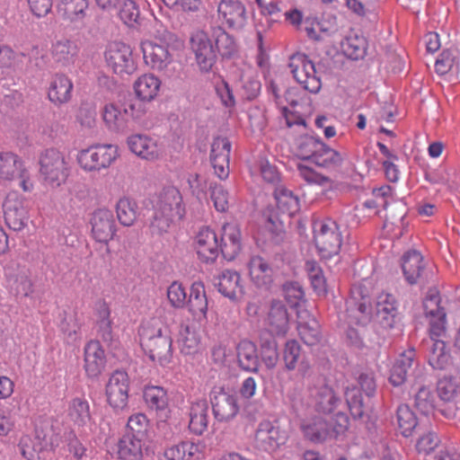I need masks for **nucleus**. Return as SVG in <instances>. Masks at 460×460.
Wrapping results in <instances>:
<instances>
[{
  "label": "nucleus",
  "mask_w": 460,
  "mask_h": 460,
  "mask_svg": "<svg viewBox=\"0 0 460 460\" xmlns=\"http://www.w3.org/2000/svg\"><path fill=\"white\" fill-rule=\"evenodd\" d=\"M182 198L180 191L173 188L164 189L159 195L154 207V212L149 218V229L153 235H162L167 233L175 220H181L185 209L182 207Z\"/></svg>",
  "instance_id": "nucleus-1"
},
{
  "label": "nucleus",
  "mask_w": 460,
  "mask_h": 460,
  "mask_svg": "<svg viewBox=\"0 0 460 460\" xmlns=\"http://www.w3.org/2000/svg\"><path fill=\"white\" fill-rule=\"evenodd\" d=\"M348 427V415L339 411L329 420L322 416H314L303 421L300 428L305 439L317 444L344 434Z\"/></svg>",
  "instance_id": "nucleus-2"
},
{
  "label": "nucleus",
  "mask_w": 460,
  "mask_h": 460,
  "mask_svg": "<svg viewBox=\"0 0 460 460\" xmlns=\"http://www.w3.org/2000/svg\"><path fill=\"white\" fill-rule=\"evenodd\" d=\"M140 345L146 355L161 365L170 362L172 355V339L166 329L147 323L139 330Z\"/></svg>",
  "instance_id": "nucleus-3"
},
{
  "label": "nucleus",
  "mask_w": 460,
  "mask_h": 460,
  "mask_svg": "<svg viewBox=\"0 0 460 460\" xmlns=\"http://www.w3.org/2000/svg\"><path fill=\"white\" fill-rule=\"evenodd\" d=\"M40 172L46 183L59 187L66 182L69 169L65 155L56 148H48L40 155Z\"/></svg>",
  "instance_id": "nucleus-4"
},
{
  "label": "nucleus",
  "mask_w": 460,
  "mask_h": 460,
  "mask_svg": "<svg viewBox=\"0 0 460 460\" xmlns=\"http://www.w3.org/2000/svg\"><path fill=\"white\" fill-rule=\"evenodd\" d=\"M314 243L322 259L338 255L342 244L337 223L327 219L314 224Z\"/></svg>",
  "instance_id": "nucleus-5"
},
{
  "label": "nucleus",
  "mask_w": 460,
  "mask_h": 460,
  "mask_svg": "<svg viewBox=\"0 0 460 460\" xmlns=\"http://www.w3.org/2000/svg\"><path fill=\"white\" fill-rule=\"evenodd\" d=\"M372 315V305L367 288L361 284L354 285L346 301V320L349 324L365 325Z\"/></svg>",
  "instance_id": "nucleus-6"
},
{
  "label": "nucleus",
  "mask_w": 460,
  "mask_h": 460,
  "mask_svg": "<svg viewBox=\"0 0 460 460\" xmlns=\"http://www.w3.org/2000/svg\"><path fill=\"white\" fill-rule=\"evenodd\" d=\"M288 438L279 421L264 420L258 424L254 434V447L261 451L273 453L283 446Z\"/></svg>",
  "instance_id": "nucleus-7"
},
{
  "label": "nucleus",
  "mask_w": 460,
  "mask_h": 460,
  "mask_svg": "<svg viewBox=\"0 0 460 460\" xmlns=\"http://www.w3.org/2000/svg\"><path fill=\"white\" fill-rule=\"evenodd\" d=\"M213 414L218 421H229L239 412L237 395L223 386H214L209 394Z\"/></svg>",
  "instance_id": "nucleus-8"
},
{
  "label": "nucleus",
  "mask_w": 460,
  "mask_h": 460,
  "mask_svg": "<svg viewBox=\"0 0 460 460\" xmlns=\"http://www.w3.org/2000/svg\"><path fill=\"white\" fill-rule=\"evenodd\" d=\"M117 157V149L112 145H97L81 150L77 160L86 171H100L108 168Z\"/></svg>",
  "instance_id": "nucleus-9"
},
{
  "label": "nucleus",
  "mask_w": 460,
  "mask_h": 460,
  "mask_svg": "<svg viewBox=\"0 0 460 460\" xmlns=\"http://www.w3.org/2000/svg\"><path fill=\"white\" fill-rule=\"evenodd\" d=\"M105 59L113 72L120 75H130L136 69L130 47L120 41L109 44L105 51Z\"/></svg>",
  "instance_id": "nucleus-10"
},
{
  "label": "nucleus",
  "mask_w": 460,
  "mask_h": 460,
  "mask_svg": "<svg viewBox=\"0 0 460 460\" xmlns=\"http://www.w3.org/2000/svg\"><path fill=\"white\" fill-rule=\"evenodd\" d=\"M191 49L202 72H209L217 62V53L207 32L200 31L190 39Z\"/></svg>",
  "instance_id": "nucleus-11"
},
{
  "label": "nucleus",
  "mask_w": 460,
  "mask_h": 460,
  "mask_svg": "<svg viewBox=\"0 0 460 460\" xmlns=\"http://www.w3.org/2000/svg\"><path fill=\"white\" fill-rule=\"evenodd\" d=\"M441 298L435 288L429 289L424 300L423 309L425 315L429 317V334L441 336L445 332L446 312L440 305Z\"/></svg>",
  "instance_id": "nucleus-12"
},
{
  "label": "nucleus",
  "mask_w": 460,
  "mask_h": 460,
  "mask_svg": "<svg viewBox=\"0 0 460 460\" xmlns=\"http://www.w3.org/2000/svg\"><path fill=\"white\" fill-rule=\"evenodd\" d=\"M3 211L4 222L10 229L20 231L25 227L29 216L22 198L16 193H9L4 201Z\"/></svg>",
  "instance_id": "nucleus-13"
},
{
  "label": "nucleus",
  "mask_w": 460,
  "mask_h": 460,
  "mask_svg": "<svg viewBox=\"0 0 460 460\" xmlns=\"http://www.w3.org/2000/svg\"><path fill=\"white\" fill-rule=\"evenodd\" d=\"M129 380L124 371L116 370L106 385V395L114 410H123L128 405Z\"/></svg>",
  "instance_id": "nucleus-14"
},
{
  "label": "nucleus",
  "mask_w": 460,
  "mask_h": 460,
  "mask_svg": "<svg viewBox=\"0 0 460 460\" xmlns=\"http://www.w3.org/2000/svg\"><path fill=\"white\" fill-rule=\"evenodd\" d=\"M0 179L13 181L20 179V186L24 191L31 190L28 185L29 173L22 165V160L13 153H0Z\"/></svg>",
  "instance_id": "nucleus-15"
},
{
  "label": "nucleus",
  "mask_w": 460,
  "mask_h": 460,
  "mask_svg": "<svg viewBox=\"0 0 460 460\" xmlns=\"http://www.w3.org/2000/svg\"><path fill=\"white\" fill-rule=\"evenodd\" d=\"M218 15L227 27L234 31L243 30L248 22V13L240 0H221L217 6Z\"/></svg>",
  "instance_id": "nucleus-16"
},
{
  "label": "nucleus",
  "mask_w": 460,
  "mask_h": 460,
  "mask_svg": "<svg viewBox=\"0 0 460 460\" xmlns=\"http://www.w3.org/2000/svg\"><path fill=\"white\" fill-rule=\"evenodd\" d=\"M231 142L227 137H217L213 139L210 151V163L215 174L221 180L229 175V157Z\"/></svg>",
  "instance_id": "nucleus-17"
},
{
  "label": "nucleus",
  "mask_w": 460,
  "mask_h": 460,
  "mask_svg": "<svg viewBox=\"0 0 460 460\" xmlns=\"http://www.w3.org/2000/svg\"><path fill=\"white\" fill-rule=\"evenodd\" d=\"M214 285L218 292L231 301H240L244 295L240 274L232 270H225L214 279Z\"/></svg>",
  "instance_id": "nucleus-18"
},
{
  "label": "nucleus",
  "mask_w": 460,
  "mask_h": 460,
  "mask_svg": "<svg viewBox=\"0 0 460 460\" xmlns=\"http://www.w3.org/2000/svg\"><path fill=\"white\" fill-rule=\"evenodd\" d=\"M92 233L97 242L107 243L116 232L113 214L111 210L100 208L91 218Z\"/></svg>",
  "instance_id": "nucleus-19"
},
{
  "label": "nucleus",
  "mask_w": 460,
  "mask_h": 460,
  "mask_svg": "<svg viewBox=\"0 0 460 460\" xmlns=\"http://www.w3.org/2000/svg\"><path fill=\"white\" fill-rule=\"evenodd\" d=\"M248 265L252 283L258 288L270 290L274 282V270L269 261L261 256H253Z\"/></svg>",
  "instance_id": "nucleus-20"
},
{
  "label": "nucleus",
  "mask_w": 460,
  "mask_h": 460,
  "mask_svg": "<svg viewBox=\"0 0 460 460\" xmlns=\"http://www.w3.org/2000/svg\"><path fill=\"white\" fill-rule=\"evenodd\" d=\"M266 323L270 332V335H286L289 328V314L283 302L276 299L270 302Z\"/></svg>",
  "instance_id": "nucleus-21"
},
{
  "label": "nucleus",
  "mask_w": 460,
  "mask_h": 460,
  "mask_svg": "<svg viewBox=\"0 0 460 460\" xmlns=\"http://www.w3.org/2000/svg\"><path fill=\"white\" fill-rule=\"evenodd\" d=\"M196 250L199 258L206 262H213L219 254L218 239L209 227L200 229L196 236Z\"/></svg>",
  "instance_id": "nucleus-22"
},
{
  "label": "nucleus",
  "mask_w": 460,
  "mask_h": 460,
  "mask_svg": "<svg viewBox=\"0 0 460 460\" xmlns=\"http://www.w3.org/2000/svg\"><path fill=\"white\" fill-rule=\"evenodd\" d=\"M344 396L351 417L355 420L366 422L369 417L371 398H367L359 388L355 385L347 387Z\"/></svg>",
  "instance_id": "nucleus-23"
},
{
  "label": "nucleus",
  "mask_w": 460,
  "mask_h": 460,
  "mask_svg": "<svg viewBox=\"0 0 460 460\" xmlns=\"http://www.w3.org/2000/svg\"><path fill=\"white\" fill-rule=\"evenodd\" d=\"M314 410L321 414H333L337 413L335 411L341 403V399L337 395L334 389L323 384L314 388L313 394Z\"/></svg>",
  "instance_id": "nucleus-24"
},
{
  "label": "nucleus",
  "mask_w": 460,
  "mask_h": 460,
  "mask_svg": "<svg viewBox=\"0 0 460 460\" xmlns=\"http://www.w3.org/2000/svg\"><path fill=\"white\" fill-rule=\"evenodd\" d=\"M242 249L241 230L237 225L226 224L222 227L219 251L227 261H233Z\"/></svg>",
  "instance_id": "nucleus-25"
},
{
  "label": "nucleus",
  "mask_w": 460,
  "mask_h": 460,
  "mask_svg": "<svg viewBox=\"0 0 460 460\" xmlns=\"http://www.w3.org/2000/svg\"><path fill=\"white\" fill-rule=\"evenodd\" d=\"M105 364V353L100 341H89L84 348V369L87 376L91 378L99 376Z\"/></svg>",
  "instance_id": "nucleus-26"
},
{
  "label": "nucleus",
  "mask_w": 460,
  "mask_h": 460,
  "mask_svg": "<svg viewBox=\"0 0 460 460\" xmlns=\"http://www.w3.org/2000/svg\"><path fill=\"white\" fill-rule=\"evenodd\" d=\"M144 60L153 69L163 70L171 63V54L166 46L153 41H145L141 45Z\"/></svg>",
  "instance_id": "nucleus-27"
},
{
  "label": "nucleus",
  "mask_w": 460,
  "mask_h": 460,
  "mask_svg": "<svg viewBox=\"0 0 460 460\" xmlns=\"http://www.w3.org/2000/svg\"><path fill=\"white\" fill-rule=\"evenodd\" d=\"M88 0H58L57 13L66 23L82 22L86 16Z\"/></svg>",
  "instance_id": "nucleus-28"
},
{
  "label": "nucleus",
  "mask_w": 460,
  "mask_h": 460,
  "mask_svg": "<svg viewBox=\"0 0 460 460\" xmlns=\"http://www.w3.org/2000/svg\"><path fill=\"white\" fill-rule=\"evenodd\" d=\"M438 337L430 335L429 340L424 342L428 362L434 369L445 370L451 365V356L447 351L446 343Z\"/></svg>",
  "instance_id": "nucleus-29"
},
{
  "label": "nucleus",
  "mask_w": 460,
  "mask_h": 460,
  "mask_svg": "<svg viewBox=\"0 0 460 460\" xmlns=\"http://www.w3.org/2000/svg\"><path fill=\"white\" fill-rule=\"evenodd\" d=\"M376 321L385 329H391L396 323L397 307L395 300L391 295H384L378 297L376 303Z\"/></svg>",
  "instance_id": "nucleus-30"
},
{
  "label": "nucleus",
  "mask_w": 460,
  "mask_h": 460,
  "mask_svg": "<svg viewBox=\"0 0 460 460\" xmlns=\"http://www.w3.org/2000/svg\"><path fill=\"white\" fill-rule=\"evenodd\" d=\"M415 349L410 348L403 351L393 365L390 370L389 381L394 386L404 384L409 372L412 369L415 361Z\"/></svg>",
  "instance_id": "nucleus-31"
},
{
  "label": "nucleus",
  "mask_w": 460,
  "mask_h": 460,
  "mask_svg": "<svg viewBox=\"0 0 460 460\" xmlns=\"http://www.w3.org/2000/svg\"><path fill=\"white\" fill-rule=\"evenodd\" d=\"M72 89L71 80L63 74H57L50 82L48 97L54 104L61 105L70 101Z\"/></svg>",
  "instance_id": "nucleus-32"
},
{
  "label": "nucleus",
  "mask_w": 460,
  "mask_h": 460,
  "mask_svg": "<svg viewBox=\"0 0 460 460\" xmlns=\"http://www.w3.org/2000/svg\"><path fill=\"white\" fill-rule=\"evenodd\" d=\"M239 367L245 371L257 373L260 360L256 345L248 340L241 341L236 347Z\"/></svg>",
  "instance_id": "nucleus-33"
},
{
  "label": "nucleus",
  "mask_w": 460,
  "mask_h": 460,
  "mask_svg": "<svg viewBox=\"0 0 460 460\" xmlns=\"http://www.w3.org/2000/svg\"><path fill=\"white\" fill-rule=\"evenodd\" d=\"M129 149L137 156L146 160H155L160 152L156 143L145 135H133L128 138Z\"/></svg>",
  "instance_id": "nucleus-34"
},
{
  "label": "nucleus",
  "mask_w": 460,
  "mask_h": 460,
  "mask_svg": "<svg viewBox=\"0 0 460 460\" xmlns=\"http://www.w3.org/2000/svg\"><path fill=\"white\" fill-rule=\"evenodd\" d=\"M145 444V440L124 434L117 444L118 458L120 460H143Z\"/></svg>",
  "instance_id": "nucleus-35"
},
{
  "label": "nucleus",
  "mask_w": 460,
  "mask_h": 460,
  "mask_svg": "<svg viewBox=\"0 0 460 460\" xmlns=\"http://www.w3.org/2000/svg\"><path fill=\"white\" fill-rule=\"evenodd\" d=\"M402 270L406 281L412 285L417 283L424 270L423 257L416 250L408 251L402 258Z\"/></svg>",
  "instance_id": "nucleus-36"
},
{
  "label": "nucleus",
  "mask_w": 460,
  "mask_h": 460,
  "mask_svg": "<svg viewBox=\"0 0 460 460\" xmlns=\"http://www.w3.org/2000/svg\"><path fill=\"white\" fill-rule=\"evenodd\" d=\"M396 420L401 434L408 438L414 431L422 429V422L419 420L413 411L407 404H400L396 410Z\"/></svg>",
  "instance_id": "nucleus-37"
},
{
  "label": "nucleus",
  "mask_w": 460,
  "mask_h": 460,
  "mask_svg": "<svg viewBox=\"0 0 460 460\" xmlns=\"http://www.w3.org/2000/svg\"><path fill=\"white\" fill-rule=\"evenodd\" d=\"M208 403L206 400L191 402L190 408V430L196 435H202L208 428Z\"/></svg>",
  "instance_id": "nucleus-38"
},
{
  "label": "nucleus",
  "mask_w": 460,
  "mask_h": 460,
  "mask_svg": "<svg viewBox=\"0 0 460 460\" xmlns=\"http://www.w3.org/2000/svg\"><path fill=\"white\" fill-rule=\"evenodd\" d=\"M211 38L215 41V49L222 58H231L237 52V44L233 36L221 26L211 27Z\"/></svg>",
  "instance_id": "nucleus-39"
},
{
  "label": "nucleus",
  "mask_w": 460,
  "mask_h": 460,
  "mask_svg": "<svg viewBox=\"0 0 460 460\" xmlns=\"http://www.w3.org/2000/svg\"><path fill=\"white\" fill-rule=\"evenodd\" d=\"M186 305L194 316L206 317L208 311V299L203 283L194 282L191 285L190 293Z\"/></svg>",
  "instance_id": "nucleus-40"
},
{
  "label": "nucleus",
  "mask_w": 460,
  "mask_h": 460,
  "mask_svg": "<svg viewBox=\"0 0 460 460\" xmlns=\"http://www.w3.org/2000/svg\"><path fill=\"white\" fill-rule=\"evenodd\" d=\"M277 210L282 215L292 217L299 209L298 199L292 191L283 186L276 187L274 190Z\"/></svg>",
  "instance_id": "nucleus-41"
},
{
  "label": "nucleus",
  "mask_w": 460,
  "mask_h": 460,
  "mask_svg": "<svg viewBox=\"0 0 460 460\" xmlns=\"http://www.w3.org/2000/svg\"><path fill=\"white\" fill-rule=\"evenodd\" d=\"M160 81L153 75H144L134 84L137 98L150 102L155 98L160 88Z\"/></svg>",
  "instance_id": "nucleus-42"
},
{
  "label": "nucleus",
  "mask_w": 460,
  "mask_h": 460,
  "mask_svg": "<svg viewBox=\"0 0 460 460\" xmlns=\"http://www.w3.org/2000/svg\"><path fill=\"white\" fill-rule=\"evenodd\" d=\"M144 400L151 410L161 414L168 409V395L165 389L161 386H146L144 390Z\"/></svg>",
  "instance_id": "nucleus-43"
},
{
  "label": "nucleus",
  "mask_w": 460,
  "mask_h": 460,
  "mask_svg": "<svg viewBox=\"0 0 460 460\" xmlns=\"http://www.w3.org/2000/svg\"><path fill=\"white\" fill-rule=\"evenodd\" d=\"M68 416L78 427L88 425L92 420L88 402L82 398L73 399L69 404Z\"/></svg>",
  "instance_id": "nucleus-44"
},
{
  "label": "nucleus",
  "mask_w": 460,
  "mask_h": 460,
  "mask_svg": "<svg viewBox=\"0 0 460 460\" xmlns=\"http://www.w3.org/2000/svg\"><path fill=\"white\" fill-rule=\"evenodd\" d=\"M117 217L119 223L125 226H131L138 216L137 202L129 198H121L116 205Z\"/></svg>",
  "instance_id": "nucleus-45"
},
{
  "label": "nucleus",
  "mask_w": 460,
  "mask_h": 460,
  "mask_svg": "<svg viewBox=\"0 0 460 460\" xmlns=\"http://www.w3.org/2000/svg\"><path fill=\"white\" fill-rule=\"evenodd\" d=\"M342 162L341 155L323 142L313 161L316 165L324 168H337L341 165Z\"/></svg>",
  "instance_id": "nucleus-46"
},
{
  "label": "nucleus",
  "mask_w": 460,
  "mask_h": 460,
  "mask_svg": "<svg viewBox=\"0 0 460 460\" xmlns=\"http://www.w3.org/2000/svg\"><path fill=\"white\" fill-rule=\"evenodd\" d=\"M178 343L181 353L191 355L198 350L199 339L192 328L188 324H181L179 331Z\"/></svg>",
  "instance_id": "nucleus-47"
},
{
  "label": "nucleus",
  "mask_w": 460,
  "mask_h": 460,
  "mask_svg": "<svg viewBox=\"0 0 460 460\" xmlns=\"http://www.w3.org/2000/svg\"><path fill=\"white\" fill-rule=\"evenodd\" d=\"M269 337L260 338L261 342V358L268 369L276 367L279 360L278 344L275 338L271 335Z\"/></svg>",
  "instance_id": "nucleus-48"
},
{
  "label": "nucleus",
  "mask_w": 460,
  "mask_h": 460,
  "mask_svg": "<svg viewBox=\"0 0 460 460\" xmlns=\"http://www.w3.org/2000/svg\"><path fill=\"white\" fill-rule=\"evenodd\" d=\"M148 429L149 420L146 416L143 413H136L128 418L125 434L146 441Z\"/></svg>",
  "instance_id": "nucleus-49"
},
{
  "label": "nucleus",
  "mask_w": 460,
  "mask_h": 460,
  "mask_svg": "<svg viewBox=\"0 0 460 460\" xmlns=\"http://www.w3.org/2000/svg\"><path fill=\"white\" fill-rule=\"evenodd\" d=\"M436 396L426 386L419 388L414 395V406L423 415L428 416L436 411Z\"/></svg>",
  "instance_id": "nucleus-50"
},
{
  "label": "nucleus",
  "mask_w": 460,
  "mask_h": 460,
  "mask_svg": "<svg viewBox=\"0 0 460 460\" xmlns=\"http://www.w3.org/2000/svg\"><path fill=\"white\" fill-rule=\"evenodd\" d=\"M341 46L344 53L354 60L363 58L367 52V40L362 36H349Z\"/></svg>",
  "instance_id": "nucleus-51"
},
{
  "label": "nucleus",
  "mask_w": 460,
  "mask_h": 460,
  "mask_svg": "<svg viewBox=\"0 0 460 460\" xmlns=\"http://www.w3.org/2000/svg\"><path fill=\"white\" fill-rule=\"evenodd\" d=\"M119 16L125 24L134 27L140 23V11L133 0H120L118 4Z\"/></svg>",
  "instance_id": "nucleus-52"
},
{
  "label": "nucleus",
  "mask_w": 460,
  "mask_h": 460,
  "mask_svg": "<svg viewBox=\"0 0 460 460\" xmlns=\"http://www.w3.org/2000/svg\"><path fill=\"white\" fill-rule=\"evenodd\" d=\"M305 266L314 291L319 296H325L327 285L322 269L314 261H306Z\"/></svg>",
  "instance_id": "nucleus-53"
},
{
  "label": "nucleus",
  "mask_w": 460,
  "mask_h": 460,
  "mask_svg": "<svg viewBox=\"0 0 460 460\" xmlns=\"http://www.w3.org/2000/svg\"><path fill=\"white\" fill-rule=\"evenodd\" d=\"M103 119L111 129L123 130L127 127L128 118L123 110H119L113 104L104 107Z\"/></svg>",
  "instance_id": "nucleus-54"
},
{
  "label": "nucleus",
  "mask_w": 460,
  "mask_h": 460,
  "mask_svg": "<svg viewBox=\"0 0 460 460\" xmlns=\"http://www.w3.org/2000/svg\"><path fill=\"white\" fill-rule=\"evenodd\" d=\"M76 49V46L72 41L63 40L53 46L52 54L57 62L66 66L73 62Z\"/></svg>",
  "instance_id": "nucleus-55"
},
{
  "label": "nucleus",
  "mask_w": 460,
  "mask_h": 460,
  "mask_svg": "<svg viewBox=\"0 0 460 460\" xmlns=\"http://www.w3.org/2000/svg\"><path fill=\"white\" fill-rule=\"evenodd\" d=\"M298 332L301 340L308 346L316 345L321 341L320 325L315 320L299 323Z\"/></svg>",
  "instance_id": "nucleus-56"
},
{
  "label": "nucleus",
  "mask_w": 460,
  "mask_h": 460,
  "mask_svg": "<svg viewBox=\"0 0 460 460\" xmlns=\"http://www.w3.org/2000/svg\"><path fill=\"white\" fill-rule=\"evenodd\" d=\"M12 289L14 290L16 296H28L33 292V284L31 279L29 270L22 268L13 277Z\"/></svg>",
  "instance_id": "nucleus-57"
},
{
  "label": "nucleus",
  "mask_w": 460,
  "mask_h": 460,
  "mask_svg": "<svg viewBox=\"0 0 460 460\" xmlns=\"http://www.w3.org/2000/svg\"><path fill=\"white\" fill-rule=\"evenodd\" d=\"M282 295L291 306H296L304 299L305 292L297 281H286L281 286Z\"/></svg>",
  "instance_id": "nucleus-58"
},
{
  "label": "nucleus",
  "mask_w": 460,
  "mask_h": 460,
  "mask_svg": "<svg viewBox=\"0 0 460 460\" xmlns=\"http://www.w3.org/2000/svg\"><path fill=\"white\" fill-rule=\"evenodd\" d=\"M322 141L314 137L305 136L300 139L298 152L303 160L313 162L321 147Z\"/></svg>",
  "instance_id": "nucleus-59"
},
{
  "label": "nucleus",
  "mask_w": 460,
  "mask_h": 460,
  "mask_svg": "<svg viewBox=\"0 0 460 460\" xmlns=\"http://www.w3.org/2000/svg\"><path fill=\"white\" fill-rule=\"evenodd\" d=\"M210 198L218 212H226L229 208V193L221 184L210 183Z\"/></svg>",
  "instance_id": "nucleus-60"
},
{
  "label": "nucleus",
  "mask_w": 460,
  "mask_h": 460,
  "mask_svg": "<svg viewBox=\"0 0 460 460\" xmlns=\"http://www.w3.org/2000/svg\"><path fill=\"white\" fill-rule=\"evenodd\" d=\"M304 78H302L299 84L303 88L312 93H317L321 87L322 83L320 77L317 75V71L314 62L307 64Z\"/></svg>",
  "instance_id": "nucleus-61"
},
{
  "label": "nucleus",
  "mask_w": 460,
  "mask_h": 460,
  "mask_svg": "<svg viewBox=\"0 0 460 460\" xmlns=\"http://www.w3.org/2000/svg\"><path fill=\"white\" fill-rule=\"evenodd\" d=\"M458 385L456 377L444 376L438 382V393L442 401H451L457 395Z\"/></svg>",
  "instance_id": "nucleus-62"
},
{
  "label": "nucleus",
  "mask_w": 460,
  "mask_h": 460,
  "mask_svg": "<svg viewBox=\"0 0 460 460\" xmlns=\"http://www.w3.org/2000/svg\"><path fill=\"white\" fill-rule=\"evenodd\" d=\"M439 444V438L435 432L428 431L420 436L416 444V449L420 454L423 453L427 456H431V453H437V447Z\"/></svg>",
  "instance_id": "nucleus-63"
},
{
  "label": "nucleus",
  "mask_w": 460,
  "mask_h": 460,
  "mask_svg": "<svg viewBox=\"0 0 460 460\" xmlns=\"http://www.w3.org/2000/svg\"><path fill=\"white\" fill-rule=\"evenodd\" d=\"M167 297L174 308H183L187 304V294L181 283L172 282L167 289Z\"/></svg>",
  "instance_id": "nucleus-64"
}]
</instances>
